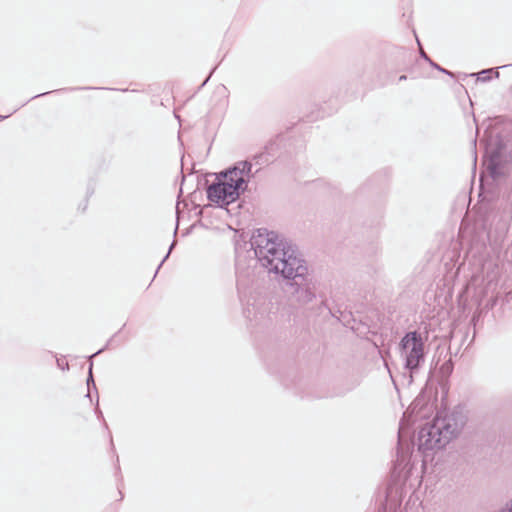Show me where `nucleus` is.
<instances>
[{"label": "nucleus", "mask_w": 512, "mask_h": 512, "mask_svg": "<svg viewBox=\"0 0 512 512\" xmlns=\"http://www.w3.org/2000/svg\"><path fill=\"white\" fill-rule=\"evenodd\" d=\"M251 245L260 265L269 273L291 274V267L302 258L296 247L274 231H259L252 238Z\"/></svg>", "instance_id": "f257e3e1"}, {"label": "nucleus", "mask_w": 512, "mask_h": 512, "mask_svg": "<svg viewBox=\"0 0 512 512\" xmlns=\"http://www.w3.org/2000/svg\"><path fill=\"white\" fill-rule=\"evenodd\" d=\"M252 177V164L239 161L219 173L217 181L207 188V198L221 208L227 207L247 190Z\"/></svg>", "instance_id": "f03ea898"}, {"label": "nucleus", "mask_w": 512, "mask_h": 512, "mask_svg": "<svg viewBox=\"0 0 512 512\" xmlns=\"http://www.w3.org/2000/svg\"><path fill=\"white\" fill-rule=\"evenodd\" d=\"M464 426L461 413L452 412L444 416L436 415L432 422L424 425L418 432V450L427 451L444 448L455 438Z\"/></svg>", "instance_id": "7ed1b4c3"}, {"label": "nucleus", "mask_w": 512, "mask_h": 512, "mask_svg": "<svg viewBox=\"0 0 512 512\" xmlns=\"http://www.w3.org/2000/svg\"><path fill=\"white\" fill-rule=\"evenodd\" d=\"M291 268V274L282 275L286 292L300 304L311 303L316 298V280L309 271L306 260L301 258Z\"/></svg>", "instance_id": "20e7f679"}, {"label": "nucleus", "mask_w": 512, "mask_h": 512, "mask_svg": "<svg viewBox=\"0 0 512 512\" xmlns=\"http://www.w3.org/2000/svg\"><path fill=\"white\" fill-rule=\"evenodd\" d=\"M404 369L409 373L410 382L425 363V341L417 331L407 332L399 343Z\"/></svg>", "instance_id": "39448f33"}, {"label": "nucleus", "mask_w": 512, "mask_h": 512, "mask_svg": "<svg viewBox=\"0 0 512 512\" xmlns=\"http://www.w3.org/2000/svg\"><path fill=\"white\" fill-rule=\"evenodd\" d=\"M484 166L486 172L494 180L506 174L507 165L503 160L502 148L500 146L486 148Z\"/></svg>", "instance_id": "423d86ee"}, {"label": "nucleus", "mask_w": 512, "mask_h": 512, "mask_svg": "<svg viewBox=\"0 0 512 512\" xmlns=\"http://www.w3.org/2000/svg\"><path fill=\"white\" fill-rule=\"evenodd\" d=\"M409 434L408 431H406L403 421L400 422L399 431H398V448H397V462L398 465H400L402 462L405 461V453H404V442L405 437Z\"/></svg>", "instance_id": "0eeeda50"}, {"label": "nucleus", "mask_w": 512, "mask_h": 512, "mask_svg": "<svg viewBox=\"0 0 512 512\" xmlns=\"http://www.w3.org/2000/svg\"><path fill=\"white\" fill-rule=\"evenodd\" d=\"M505 67H507V65L497 67V68L483 69L480 72L476 73L475 76H477L478 81L488 82L492 78H499V76H500L499 68H505ZM472 76H474V74H472Z\"/></svg>", "instance_id": "6e6552de"}, {"label": "nucleus", "mask_w": 512, "mask_h": 512, "mask_svg": "<svg viewBox=\"0 0 512 512\" xmlns=\"http://www.w3.org/2000/svg\"><path fill=\"white\" fill-rule=\"evenodd\" d=\"M214 94L220 97L216 106H218L220 110H225L228 106L227 88L222 85L215 90Z\"/></svg>", "instance_id": "1a4fd4ad"}, {"label": "nucleus", "mask_w": 512, "mask_h": 512, "mask_svg": "<svg viewBox=\"0 0 512 512\" xmlns=\"http://www.w3.org/2000/svg\"><path fill=\"white\" fill-rule=\"evenodd\" d=\"M92 368H93V362H90L89 365V371H88V377H87V387H88V393L86 394V397H90V389L91 386L96 389V385L94 382L93 374H92Z\"/></svg>", "instance_id": "9d476101"}, {"label": "nucleus", "mask_w": 512, "mask_h": 512, "mask_svg": "<svg viewBox=\"0 0 512 512\" xmlns=\"http://www.w3.org/2000/svg\"><path fill=\"white\" fill-rule=\"evenodd\" d=\"M175 244H176V242H175V241H173V242H172V244H171V245H170V247H169V250H168L167 254H166V255H165V257L163 258V260L161 261V263L158 265L156 272H158V271H159V269L161 268V266L163 265V263L168 259V257H169V255H170V253H171L172 249L174 248ZM156 274H157V273H155V275H156Z\"/></svg>", "instance_id": "9b49d317"}, {"label": "nucleus", "mask_w": 512, "mask_h": 512, "mask_svg": "<svg viewBox=\"0 0 512 512\" xmlns=\"http://www.w3.org/2000/svg\"><path fill=\"white\" fill-rule=\"evenodd\" d=\"M430 65H431L432 67H434L435 69H437V70H439V71H441V72H443V73H445V74H448V75L452 76V73H451L450 71H448V70H446V69L442 68L441 66H439V65H438V64H436V63H434L433 61H430Z\"/></svg>", "instance_id": "f8f14e48"}, {"label": "nucleus", "mask_w": 512, "mask_h": 512, "mask_svg": "<svg viewBox=\"0 0 512 512\" xmlns=\"http://www.w3.org/2000/svg\"><path fill=\"white\" fill-rule=\"evenodd\" d=\"M111 342H112V339H110V340L107 342V344H106V346H105L104 348L99 349V350H98V351H96L94 354H92L89 358H90V359H92L93 357H95V356L99 355L100 353H102V352L104 351V349L110 345V343H111Z\"/></svg>", "instance_id": "ddd939ff"}, {"label": "nucleus", "mask_w": 512, "mask_h": 512, "mask_svg": "<svg viewBox=\"0 0 512 512\" xmlns=\"http://www.w3.org/2000/svg\"><path fill=\"white\" fill-rule=\"evenodd\" d=\"M79 89L80 88H63V89L54 90L53 92L74 91V90H79Z\"/></svg>", "instance_id": "4468645a"}, {"label": "nucleus", "mask_w": 512, "mask_h": 512, "mask_svg": "<svg viewBox=\"0 0 512 512\" xmlns=\"http://www.w3.org/2000/svg\"><path fill=\"white\" fill-rule=\"evenodd\" d=\"M421 57L430 63L432 61L424 51H421Z\"/></svg>", "instance_id": "2eb2a0df"}, {"label": "nucleus", "mask_w": 512, "mask_h": 512, "mask_svg": "<svg viewBox=\"0 0 512 512\" xmlns=\"http://www.w3.org/2000/svg\"><path fill=\"white\" fill-rule=\"evenodd\" d=\"M57 365L59 368L64 369V362L60 359H57Z\"/></svg>", "instance_id": "dca6fc26"}, {"label": "nucleus", "mask_w": 512, "mask_h": 512, "mask_svg": "<svg viewBox=\"0 0 512 512\" xmlns=\"http://www.w3.org/2000/svg\"><path fill=\"white\" fill-rule=\"evenodd\" d=\"M50 92H45V93H41V94H38V95H35L32 97V99H35V98H38V97H42V96H45L47 94H49Z\"/></svg>", "instance_id": "f3484780"}, {"label": "nucleus", "mask_w": 512, "mask_h": 512, "mask_svg": "<svg viewBox=\"0 0 512 512\" xmlns=\"http://www.w3.org/2000/svg\"><path fill=\"white\" fill-rule=\"evenodd\" d=\"M500 512H512V501H511V506L508 509H503Z\"/></svg>", "instance_id": "a211bd4d"}, {"label": "nucleus", "mask_w": 512, "mask_h": 512, "mask_svg": "<svg viewBox=\"0 0 512 512\" xmlns=\"http://www.w3.org/2000/svg\"><path fill=\"white\" fill-rule=\"evenodd\" d=\"M209 79H210V75H209V76L204 80V82L202 83V85L200 86V88H201V87H203V86H205V85H206V83L209 81Z\"/></svg>", "instance_id": "6ab92c4d"}, {"label": "nucleus", "mask_w": 512, "mask_h": 512, "mask_svg": "<svg viewBox=\"0 0 512 512\" xmlns=\"http://www.w3.org/2000/svg\"><path fill=\"white\" fill-rule=\"evenodd\" d=\"M407 79V76L406 75H401L399 77V81H405Z\"/></svg>", "instance_id": "aec40b11"}, {"label": "nucleus", "mask_w": 512, "mask_h": 512, "mask_svg": "<svg viewBox=\"0 0 512 512\" xmlns=\"http://www.w3.org/2000/svg\"><path fill=\"white\" fill-rule=\"evenodd\" d=\"M476 160H477V157H476V153L474 154V163H476Z\"/></svg>", "instance_id": "412c9836"}]
</instances>
